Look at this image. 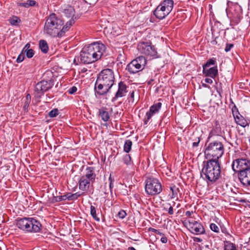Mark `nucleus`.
Listing matches in <instances>:
<instances>
[{"label":"nucleus","mask_w":250,"mask_h":250,"mask_svg":"<svg viewBox=\"0 0 250 250\" xmlns=\"http://www.w3.org/2000/svg\"><path fill=\"white\" fill-rule=\"evenodd\" d=\"M115 82L114 72L110 69L103 70L98 75L95 84L94 90L95 94L99 95H104L106 94Z\"/></svg>","instance_id":"f257e3e1"},{"label":"nucleus","mask_w":250,"mask_h":250,"mask_svg":"<svg viewBox=\"0 0 250 250\" xmlns=\"http://www.w3.org/2000/svg\"><path fill=\"white\" fill-rule=\"evenodd\" d=\"M104 44L99 42H93L84 46L80 53V61L83 63L94 62L102 56L105 50Z\"/></svg>","instance_id":"f03ea898"},{"label":"nucleus","mask_w":250,"mask_h":250,"mask_svg":"<svg viewBox=\"0 0 250 250\" xmlns=\"http://www.w3.org/2000/svg\"><path fill=\"white\" fill-rule=\"evenodd\" d=\"M221 175V167L219 161L208 160L203 163L201 177L207 182L216 181Z\"/></svg>","instance_id":"7ed1b4c3"},{"label":"nucleus","mask_w":250,"mask_h":250,"mask_svg":"<svg viewBox=\"0 0 250 250\" xmlns=\"http://www.w3.org/2000/svg\"><path fill=\"white\" fill-rule=\"evenodd\" d=\"M63 24L62 21L55 14L52 13L47 17L44 26V32L53 37L59 36V31Z\"/></svg>","instance_id":"20e7f679"},{"label":"nucleus","mask_w":250,"mask_h":250,"mask_svg":"<svg viewBox=\"0 0 250 250\" xmlns=\"http://www.w3.org/2000/svg\"><path fill=\"white\" fill-rule=\"evenodd\" d=\"M16 226L20 229L27 232H38L41 230L42 226L37 220L27 217L17 220Z\"/></svg>","instance_id":"39448f33"},{"label":"nucleus","mask_w":250,"mask_h":250,"mask_svg":"<svg viewBox=\"0 0 250 250\" xmlns=\"http://www.w3.org/2000/svg\"><path fill=\"white\" fill-rule=\"evenodd\" d=\"M224 152V146L223 144L218 141L210 143L206 147L205 155L207 159L219 161Z\"/></svg>","instance_id":"423d86ee"},{"label":"nucleus","mask_w":250,"mask_h":250,"mask_svg":"<svg viewBox=\"0 0 250 250\" xmlns=\"http://www.w3.org/2000/svg\"><path fill=\"white\" fill-rule=\"evenodd\" d=\"M173 5V0H164L156 7L153 14L157 19H163L172 10Z\"/></svg>","instance_id":"0eeeda50"},{"label":"nucleus","mask_w":250,"mask_h":250,"mask_svg":"<svg viewBox=\"0 0 250 250\" xmlns=\"http://www.w3.org/2000/svg\"><path fill=\"white\" fill-rule=\"evenodd\" d=\"M145 190L149 195H157L162 191V185L157 179L148 177L146 180Z\"/></svg>","instance_id":"6e6552de"},{"label":"nucleus","mask_w":250,"mask_h":250,"mask_svg":"<svg viewBox=\"0 0 250 250\" xmlns=\"http://www.w3.org/2000/svg\"><path fill=\"white\" fill-rule=\"evenodd\" d=\"M240 157L233 160L232 164L233 170L239 173L242 170H246L250 168V161L246 158V154L242 153Z\"/></svg>","instance_id":"1a4fd4ad"},{"label":"nucleus","mask_w":250,"mask_h":250,"mask_svg":"<svg viewBox=\"0 0 250 250\" xmlns=\"http://www.w3.org/2000/svg\"><path fill=\"white\" fill-rule=\"evenodd\" d=\"M146 64V59L144 57L139 56L131 61L127 65L126 69L132 74L143 70Z\"/></svg>","instance_id":"9d476101"},{"label":"nucleus","mask_w":250,"mask_h":250,"mask_svg":"<svg viewBox=\"0 0 250 250\" xmlns=\"http://www.w3.org/2000/svg\"><path fill=\"white\" fill-rule=\"evenodd\" d=\"M139 51L146 56L156 57L157 52L154 46L151 43L142 42H140L137 46Z\"/></svg>","instance_id":"9b49d317"},{"label":"nucleus","mask_w":250,"mask_h":250,"mask_svg":"<svg viewBox=\"0 0 250 250\" xmlns=\"http://www.w3.org/2000/svg\"><path fill=\"white\" fill-rule=\"evenodd\" d=\"M188 227L189 228L190 231L195 234H201L205 232V229L202 225L192 219H189L188 221Z\"/></svg>","instance_id":"f8f14e48"},{"label":"nucleus","mask_w":250,"mask_h":250,"mask_svg":"<svg viewBox=\"0 0 250 250\" xmlns=\"http://www.w3.org/2000/svg\"><path fill=\"white\" fill-rule=\"evenodd\" d=\"M53 86L51 82L42 81L37 83L35 86V92L39 96L42 95L45 92L50 89Z\"/></svg>","instance_id":"ddd939ff"},{"label":"nucleus","mask_w":250,"mask_h":250,"mask_svg":"<svg viewBox=\"0 0 250 250\" xmlns=\"http://www.w3.org/2000/svg\"><path fill=\"white\" fill-rule=\"evenodd\" d=\"M162 106L161 103H157L150 106L149 110L146 113V118L144 122L145 125H146L151 117L155 114L157 113Z\"/></svg>","instance_id":"4468645a"},{"label":"nucleus","mask_w":250,"mask_h":250,"mask_svg":"<svg viewBox=\"0 0 250 250\" xmlns=\"http://www.w3.org/2000/svg\"><path fill=\"white\" fill-rule=\"evenodd\" d=\"M238 178L243 185L250 186V168L246 170H242L238 173Z\"/></svg>","instance_id":"2eb2a0df"},{"label":"nucleus","mask_w":250,"mask_h":250,"mask_svg":"<svg viewBox=\"0 0 250 250\" xmlns=\"http://www.w3.org/2000/svg\"><path fill=\"white\" fill-rule=\"evenodd\" d=\"M127 86L123 82H120L118 83V89L116 93L115 96L113 98L112 101H115L119 98L125 96L127 92Z\"/></svg>","instance_id":"dca6fc26"},{"label":"nucleus","mask_w":250,"mask_h":250,"mask_svg":"<svg viewBox=\"0 0 250 250\" xmlns=\"http://www.w3.org/2000/svg\"><path fill=\"white\" fill-rule=\"evenodd\" d=\"M164 210L167 211L169 215H173L174 214V208L176 206V208H178L180 207L181 204L180 203H176L174 201L170 202H166L163 204Z\"/></svg>","instance_id":"f3484780"},{"label":"nucleus","mask_w":250,"mask_h":250,"mask_svg":"<svg viewBox=\"0 0 250 250\" xmlns=\"http://www.w3.org/2000/svg\"><path fill=\"white\" fill-rule=\"evenodd\" d=\"M96 176L94 168L89 167L86 168L85 174L82 177L87 178L88 180H91V183L93 184L95 182Z\"/></svg>","instance_id":"a211bd4d"},{"label":"nucleus","mask_w":250,"mask_h":250,"mask_svg":"<svg viewBox=\"0 0 250 250\" xmlns=\"http://www.w3.org/2000/svg\"><path fill=\"white\" fill-rule=\"evenodd\" d=\"M91 183V180H88L87 178L81 177L79 181V188L83 191H87L89 188Z\"/></svg>","instance_id":"6ab92c4d"},{"label":"nucleus","mask_w":250,"mask_h":250,"mask_svg":"<svg viewBox=\"0 0 250 250\" xmlns=\"http://www.w3.org/2000/svg\"><path fill=\"white\" fill-rule=\"evenodd\" d=\"M203 71L206 76H209L212 78H214L218 74V69L216 66L208 69L207 68H205V66H203Z\"/></svg>","instance_id":"aec40b11"},{"label":"nucleus","mask_w":250,"mask_h":250,"mask_svg":"<svg viewBox=\"0 0 250 250\" xmlns=\"http://www.w3.org/2000/svg\"><path fill=\"white\" fill-rule=\"evenodd\" d=\"M232 112L236 123L241 126L245 127L247 124L246 120L239 113H234L233 110Z\"/></svg>","instance_id":"412c9836"},{"label":"nucleus","mask_w":250,"mask_h":250,"mask_svg":"<svg viewBox=\"0 0 250 250\" xmlns=\"http://www.w3.org/2000/svg\"><path fill=\"white\" fill-rule=\"evenodd\" d=\"M98 115L101 117L102 120L105 122H107L110 118L109 114L105 107L99 109Z\"/></svg>","instance_id":"4be33fe9"},{"label":"nucleus","mask_w":250,"mask_h":250,"mask_svg":"<svg viewBox=\"0 0 250 250\" xmlns=\"http://www.w3.org/2000/svg\"><path fill=\"white\" fill-rule=\"evenodd\" d=\"M63 12L66 17L71 18V19H74L73 17L75 15V11L73 7L71 6H66V8L63 9Z\"/></svg>","instance_id":"5701e85b"},{"label":"nucleus","mask_w":250,"mask_h":250,"mask_svg":"<svg viewBox=\"0 0 250 250\" xmlns=\"http://www.w3.org/2000/svg\"><path fill=\"white\" fill-rule=\"evenodd\" d=\"M75 20L74 19H70L68 21L66 22L65 25L62 27L60 31H59V36H61L62 34L67 31L70 27L74 23Z\"/></svg>","instance_id":"b1692460"},{"label":"nucleus","mask_w":250,"mask_h":250,"mask_svg":"<svg viewBox=\"0 0 250 250\" xmlns=\"http://www.w3.org/2000/svg\"><path fill=\"white\" fill-rule=\"evenodd\" d=\"M170 190L172 192V194L171 195V198H176L178 199V194L179 193V188L174 185H171L170 187Z\"/></svg>","instance_id":"393cba45"},{"label":"nucleus","mask_w":250,"mask_h":250,"mask_svg":"<svg viewBox=\"0 0 250 250\" xmlns=\"http://www.w3.org/2000/svg\"><path fill=\"white\" fill-rule=\"evenodd\" d=\"M90 215L92 217L93 219L95 221L97 222H99L100 221V219L97 214V209L96 207L92 205L90 206Z\"/></svg>","instance_id":"a878e982"},{"label":"nucleus","mask_w":250,"mask_h":250,"mask_svg":"<svg viewBox=\"0 0 250 250\" xmlns=\"http://www.w3.org/2000/svg\"><path fill=\"white\" fill-rule=\"evenodd\" d=\"M39 47L41 51L46 53L48 50V46L47 42L44 40H41L39 42Z\"/></svg>","instance_id":"bb28decb"},{"label":"nucleus","mask_w":250,"mask_h":250,"mask_svg":"<svg viewBox=\"0 0 250 250\" xmlns=\"http://www.w3.org/2000/svg\"><path fill=\"white\" fill-rule=\"evenodd\" d=\"M224 250H237V249L234 244L229 241H226L224 242Z\"/></svg>","instance_id":"cd10ccee"},{"label":"nucleus","mask_w":250,"mask_h":250,"mask_svg":"<svg viewBox=\"0 0 250 250\" xmlns=\"http://www.w3.org/2000/svg\"><path fill=\"white\" fill-rule=\"evenodd\" d=\"M132 143L130 140H127L125 141L124 144V151L126 153H128L131 148Z\"/></svg>","instance_id":"c85d7f7f"},{"label":"nucleus","mask_w":250,"mask_h":250,"mask_svg":"<svg viewBox=\"0 0 250 250\" xmlns=\"http://www.w3.org/2000/svg\"><path fill=\"white\" fill-rule=\"evenodd\" d=\"M67 199L66 194L61 196H54L52 198V202H59Z\"/></svg>","instance_id":"c756f323"},{"label":"nucleus","mask_w":250,"mask_h":250,"mask_svg":"<svg viewBox=\"0 0 250 250\" xmlns=\"http://www.w3.org/2000/svg\"><path fill=\"white\" fill-rule=\"evenodd\" d=\"M81 196V194L78 193H68L66 194V198L68 200H74L78 199L79 197Z\"/></svg>","instance_id":"7c9ffc66"},{"label":"nucleus","mask_w":250,"mask_h":250,"mask_svg":"<svg viewBox=\"0 0 250 250\" xmlns=\"http://www.w3.org/2000/svg\"><path fill=\"white\" fill-rule=\"evenodd\" d=\"M123 161L126 165H129L131 164V159L130 155L125 154L123 158Z\"/></svg>","instance_id":"2f4dec72"},{"label":"nucleus","mask_w":250,"mask_h":250,"mask_svg":"<svg viewBox=\"0 0 250 250\" xmlns=\"http://www.w3.org/2000/svg\"><path fill=\"white\" fill-rule=\"evenodd\" d=\"M59 114V110L57 108H54L51 110L48 114L50 117L54 118Z\"/></svg>","instance_id":"473e14b6"},{"label":"nucleus","mask_w":250,"mask_h":250,"mask_svg":"<svg viewBox=\"0 0 250 250\" xmlns=\"http://www.w3.org/2000/svg\"><path fill=\"white\" fill-rule=\"evenodd\" d=\"M215 59H214L213 58L210 59L206 62V64L205 65H204L203 66H205V68H207V67L209 66L210 65L215 64Z\"/></svg>","instance_id":"72a5a7b5"},{"label":"nucleus","mask_w":250,"mask_h":250,"mask_svg":"<svg viewBox=\"0 0 250 250\" xmlns=\"http://www.w3.org/2000/svg\"><path fill=\"white\" fill-rule=\"evenodd\" d=\"M23 52L24 54L26 53V57L28 58H31L34 55V51L32 49L28 50L26 51Z\"/></svg>","instance_id":"f704fd0d"},{"label":"nucleus","mask_w":250,"mask_h":250,"mask_svg":"<svg viewBox=\"0 0 250 250\" xmlns=\"http://www.w3.org/2000/svg\"><path fill=\"white\" fill-rule=\"evenodd\" d=\"M210 229L215 232H219V228L217 225H216L215 224L211 223L210 225Z\"/></svg>","instance_id":"c9c22d12"},{"label":"nucleus","mask_w":250,"mask_h":250,"mask_svg":"<svg viewBox=\"0 0 250 250\" xmlns=\"http://www.w3.org/2000/svg\"><path fill=\"white\" fill-rule=\"evenodd\" d=\"M20 21V20L17 17H15L10 20V22L11 24L16 25Z\"/></svg>","instance_id":"e433bc0d"},{"label":"nucleus","mask_w":250,"mask_h":250,"mask_svg":"<svg viewBox=\"0 0 250 250\" xmlns=\"http://www.w3.org/2000/svg\"><path fill=\"white\" fill-rule=\"evenodd\" d=\"M24 53L21 51V53L19 55L18 58L17 59V62L19 63L21 62L24 60Z\"/></svg>","instance_id":"4c0bfd02"},{"label":"nucleus","mask_w":250,"mask_h":250,"mask_svg":"<svg viewBox=\"0 0 250 250\" xmlns=\"http://www.w3.org/2000/svg\"><path fill=\"white\" fill-rule=\"evenodd\" d=\"M126 215V213L124 210H121L118 213V216L121 219L124 218Z\"/></svg>","instance_id":"58836bf2"},{"label":"nucleus","mask_w":250,"mask_h":250,"mask_svg":"<svg viewBox=\"0 0 250 250\" xmlns=\"http://www.w3.org/2000/svg\"><path fill=\"white\" fill-rule=\"evenodd\" d=\"M233 46H234V44L232 43H227L226 44V47L225 49V51L226 52H228L229 51Z\"/></svg>","instance_id":"ea45409f"},{"label":"nucleus","mask_w":250,"mask_h":250,"mask_svg":"<svg viewBox=\"0 0 250 250\" xmlns=\"http://www.w3.org/2000/svg\"><path fill=\"white\" fill-rule=\"evenodd\" d=\"M77 88L76 86H73L68 89V92L69 94H73L74 93H75L77 91Z\"/></svg>","instance_id":"a19ab883"},{"label":"nucleus","mask_w":250,"mask_h":250,"mask_svg":"<svg viewBox=\"0 0 250 250\" xmlns=\"http://www.w3.org/2000/svg\"><path fill=\"white\" fill-rule=\"evenodd\" d=\"M30 102H31V101H26V100L24 101L23 108L25 110H27Z\"/></svg>","instance_id":"79ce46f5"},{"label":"nucleus","mask_w":250,"mask_h":250,"mask_svg":"<svg viewBox=\"0 0 250 250\" xmlns=\"http://www.w3.org/2000/svg\"><path fill=\"white\" fill-rule=\"evenodd\" d=\"M18 6H21V7H24L26 8L29 7V5H28L27 1L25 2H21L18 3Z\"/></svg>","instance_id":"37998d69"},{"label":"nucleus","mask_w":250,"mask_h":250,"mask_svg":"<svg viewBox=\"0 0 250 250\" xmlns=\"http://www.w3.org/2000/svg\"><path fill=\"white\" fill-rule=\"evenodd\" d=\"M27 2L28 5H29V7L34 6L36 3V2L35 0H28Z\"/></svg>","instance_id":"c03bdc74"},{"label":"nucleus","mask_w":250,"mask_h":250,"mask_svg":"<svg viewBox=\"0 0 250 250\" xmlns=\"http://www.w3.org/2000/svg\"><path fill=\"white\" fill-rule=\"evenodd\" d=\"M134 92L133 91L130 94V96L128 98L129 102L131 101L132 102H134Z\"/></svg>","instance_id":"a18cd8bd"},{"label":"nucleus","mask_w":250,"mask_h":250,"mask_svg":"<svg viewBox=\"0 0 250 250\" xmlns=\"http://www.w3.org/2000/svg\"><path fill=\"white\" fill-rule=\"evenodd\" d=\"M30 44L29 43H27L25 46L24 47H23V48L22 49V51L23 52H25L27 50H30L31 49L30 48Z\"/></svg>","instance_id":"49530a36"},{"label":"nucleus","mask_w":250,"mask_h":250,"mask_svg":"<svg viewBox=\"0 0 250 250\" xmlns=\"http://www.w3.org/2000/svg\"><path fill=\"white\" fill-rule=\"evenodd\" d=\"M161 241L163 243H167V238L165 236V235L162 236V237L161 238Z\"/></svg>","instance_id":"de8ad7c7"},{"label":"nucleus","mask_w":250,"mask_h":250,"mask_svg":"<svg viewBox=\"0 0 250 250\" xmlns=\"http://www.w3.org/2000/svg\"><path fill=\"white\" fill-rule=\"evenodd\" d=\"M109 180L110 181L109 187L111 189L113 187V183L114 181V180L111 178V176L110 175L109 177Z\"/></svg>","instance_id":"09e8293b"},{"label":"nucleus","mask_w":250,"mask_h":250,"mask_svg":"<svg viewBox=\"0 0 250 250\" xmlns=\"http://www.w3.org/2000/svg\"><path fill=\"white\" fill-rule=\"evenodd\" d=\"M200 140L199 138L198 137L197 138V141L196 142H194L193 143V144H192L193 146H194V147L198 146V145H199V143L200 142Z\"/></svg>","instance_id":"8fccbe9b"},{"label":"nucleus","mask_w":250,"mask_h":250,"mask_svg":"<svg viewBox=\"0 0 250 250\" xmlns=\"http://www.w3.org/2000/svg\"><path fill=\"white\" fill-rule=\"evenodd\" d=\"M149 231L153 232H154V233H155L156 234L159 233V230L156 229H154V228H150L149 229Z\"/></svg>","instance_id":"3c124183"},{"label":"nucleus","mask_w":250,"mask_h":250,"mask_svg":"<svg viewBox=\"0 0 250 250\" xmlns=\"http://www.w3.org/2000/svg\"><path fill=\"white\" fill-rule=\"evenodd\" d=\"M193 213V212L192 211H187L185 213V215L187 217H191V215Z\"/></svg>","instance_id":"603ef678"},{"label":"nucleus","mask_w":250,"mask_h":250,"mask_svg":"<svg viewBox=\"0 0 250 250\" xmlns=\"http://www.w3.org/2000/svg\"><path fill=\"white\" fill-rule=\"evenodd\" d=\"M206 83L211 84L213 83L212 80L210 78H207L205 79Z\"/></svg>","instance_id":"864d4df0"},{"label":"nucleus","mask_w":250,"mask_h":250,"mask_svg":"<svg viewBox=\"0 0 250 250\" xmlns=\"http://www.w3.org/2000/svg\"><path fill=\"white\" fill-rule=\"evenodd\" d=\"M241 18V17L240 15H237V19H235V20H234V21L236 23H238L240 21Z\"/></svg>","instance_id":"5fc2aeb1"},{"label":"nucleus","mask_w":250,"mask_h":250,"mask_svg":"<svg viewBox=\"0 0 250 250\" xmlns=\"http://www.w3.org/2000/svg\"><path fill=\"white\" fill-rule=\"evenodd\" d=\"M25 100L31 101V96L29 94H28L26 96Z\"/></svg>","instance_id":"6e6d98bb"},{"label":"nucleus","mask_w":250,"mask_h":250,"mask_svg":"<svg viewBox=\"0 0 250 250\" xmlns=\"http://www.w3.org/2000/svg\"><path fill=\"white\" fill-rule=\"evenodd\" d=\"M211 43L212 45H216L217 44V42L216 41V39L213 41H211Z\"/></svg>","instance_id":"4d7b16f0"},{"label":"nucleus","mask_w":250,"mask_h":250,"mask_svg":"<svg viewBox=\"0 0 250 250\" xmlns=\"http://www.w3.org/2000/svg\"><path fill=\"white\" fill-rule=\"evenodd\" d=\"M128 250H136V249L132 247H130L128 248Z\"/></svg>","instance_id":"13d9d810"},{"label":"nucleus","mask_w":250,"mask_h":250,"mask_svg":"<svg viewBox=\"0 0 250 250\" xmlns=\"http://www.w3.org/2000/svg\"><path fill=\"white\" fill-rule=\"evenodd\" d=\"M88 0L90 2V3H90V4H91V2H95L97 0Z\"/></svg>","instance_id":"bf43d9fd"},{"label":"nucleus","mask_w":250,"mask_h":250,"mask_svg":"<svg viewBox=\"0 0 250 250\" xmlns=\"http://www.w3.org/2000/svg\"><path fill=\"white\" fill-rule=\"evenodd\" d=\"M157 234L160 235V236H161L164 235V233H162V232H160V231H159V233H157Z\"/></svg>","instance_id":"052dcab7"},{"label":"nucleus","mask_w":250,"mask_h":250,"mask_svg":"<svg viewBox=\"0 0 250 250\" xmlns=\"http://www.w3.org/2000/svg\"><path fill=\"white\" fill-rule=\"evenodd\" d=\"M203 86L205 87H208V85L206 84H203Z\"/></svg>","instance_id":"680f3d73"},{"label":"nucleus","mask_w":250,"mask_h":250,"mask_svg":"<svg viewBox=\"0 0 250 250\" xmlns=\"http://www.w3.org/2000/svg\"><path fill=\"white\" fill-rule=\"evenodd\" d=\"M176 208H176V206H175V208H174V210H175Z\"/></svg>","instance_id":"e2e57ef3"}]
</instances>
